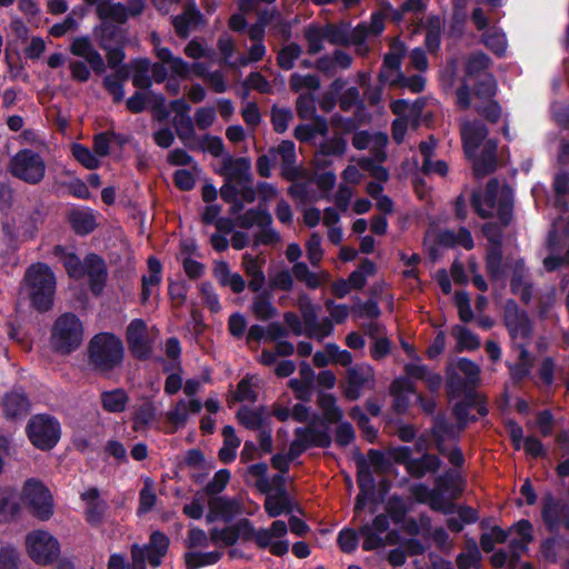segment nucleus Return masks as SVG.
I'll return each instance as SVG.
<instances>
[{
	"label": "nucleus",
	"instance_id": "nucleus-29",
	"mask_svg": "<svg viewBox=\"0 0 569 569\" xmlns=\"http://www.w3.org/2000/svg\"><path fill=\"white\" fill-rule=\"evenodd\" d=\"M30 409V403L24 393L12 391L3 398L2 410L8 419H19L24 417Z\"/></svg>",
	"mask_w": 569,
	"mask_h": 569
},
{
	"label": "nucleus",
	"instance_id": "nucleus-17",
	"mask_svg": "<svg viewBox=\"0 0 569 569\" xmlns=\"http://www.w3.org/2000/svg\"><path fill=\"white\" fill-rule=\"evenodd\" d=\"M433 439L436 442V447L438 451L441 455H445L448 457L449 461L456 466L460 467L465 462L463 455L461 450L457 447L448 450V448L445 446L446 439H456L458 435H456V431L453 428L449 427V425L445 421L443 418L438 417L436 420V423L432 429Z\"/></svg>",
	"mask_w": 569,
	"mask_h": 569
},
{
	"label": "nucleus",
	"instance_id": "nucleus-39",
	"mask_svg": "<svg viewBox=\"0 0 569 569\" xmlns=\"http://www.w3.org/2000/svg\"><path fill=\"white\" fill-rule=\"evenodd\" d=\"M53 253L56 257L60 258L69 277L81 279L86 276V260L82 262L76 253L69 252L60 246L54 248Z\"/></svg>",
	"mask_w": 569,
	"mask_h": 569
},
{
	"label": "nucleus",
	"instance_id": "nucleus-60",
	"mask_svg": "<svg viewBox=\"0 0 569 569\" xmlns=\"http://www.w3.org/2000/svg\"><path fill=\"white\" fill-rule=\"evenodd\" d=\"M302 49L297 43L284 46L278 53L277 61L280 68L290 70L293 68L296 60L301 56Z\"/></svg>",
	"mask_w": 569,
	"mask_h": 569
},
{
	"label": "nucleus",
	"instance_id": "nucleus-41",
	"mask_svg": "<svg viewBox=\"0 0 569 569\" xmlns=\"http://www.w3.org/2000/svg\"><path fill=\"white\" fill-rule=\"evenodd\" d=\"M272 222V217L267 208L259 206L257 209H250L243 214L237 217V223L241 228L249 229L253 226L268 227Z\"/></svg>",
	"mask_w": 569,
	"mask_h": 569
},
{
	"label": "nucleus",
	"instance_id": "nucleus-62",
	"mask_svg": "<svg viewBox=\"0 0 569 569\" xmlns=\"http://www.w3.org/2000/svg\"><path fill=\"white\" fill-rule=\"evenodd\" d=\"M490 59L485 53L472 54L467 62V76L471 78H480L489 68Z\"/></svg>",
	"mask_w": 569,
	"mask_h": 569
},
{
	"label": "nucleus",
	"instance_id": "nucleus-46",
	"mask_svg": "<svg viewBox=\"0 0 569 569\" xmlns=\"http://www.w3.org/2000/svg\"><path fill=\"white\" fill-rule=\"evenodd\" d=\"M360 493L357 497L355 512L358 513L365 506L366 499L375 490V478L368 467L361 466L358 470Z\"/></svg>",
	"mask_w": 569,
	"mask_h": 569
},
{
	"label": "nucleus",
	"instance_id": "nucleus-7",
	"mask_svg": "<svg viewBox=\"0 0 569 569\" xmlns=\"http://www.w3.org/2000/svg\"><path fill=\"white\" fill-rule=\"evenodd\" d=\"M27 433L34 447L48 450L53 448L60 439V423L51 416L36 415L27 425Z\"/></svg>",
	"mask_w": 569,
	"mask_h": 569
},
{
	"label": "nucleus",
	"instance_id": "nucleus-10",
	"mask_svg": "<svg viewBox=\"0 0 569 569\" xmlns=\"http://www.w3.org/2000/svg\"><path fill=\"white\" fill-rule=\"evenodd\" d=\"M26 549L29 557L39 565L54 561L60 553L58 540L46 530H33L26 537Z\"/></svg>",
	"mask_w": 569,
	"mask_h": 569
},
{
	"label": "nucleus",
	"instance_id": "nucleus-23",
	"mask_svg": "<svg viewBox=\"0 0 569 569\" xmlns=\"http://www.w3.org/2000/svg\"><path fill=\"white\" fill-rule=\"evenodd\" d=\"M96 32L99 38L100 47L107 51L108 64L111 68H116L124 59V52L121 48L111 47V40L119 37V31L112 30L107 23H103Z\"/></svg>",
	"mask_w": 569,
	"mask_h": 569
},
{
	"label": "nucleus",
	"instance_id": "nucleus-32",
	"mask_svg": "<svg viewBox=\"0 0 569 569\" xmlns=\"http://www.w3.org/2000/svg\"><path fill=\"white\" fill-rule=\"evenodd\" d=\"M81 498L87 505V520L92 525L99 523L106 511V502L99 498L98 490L90 488L81 495Z\"/></svg>",
	"mask_w": 569,
	"mask_h": 569
},
{
	"label": "nucleus",
	"instance_id": "nucleus-19",
	"mask_svg": "<svg viewBox=\"0 0 569 569\" xmlns=\"http://www.w3.org/2000/svg\"><path fill=\"white\" fill-rule=\"evenodd\" d=\"M403 54L405 47L402 43L395 41L390 44V50L385 56L383 64L379 73L381 82L391 84L397 81V76L402 73L400 66Z\"/></svg>",
	"mask_w": 569,
	"mask_h": 569
},
{
	"label": "nucleus",
	"instance_id": "nucleus-9",
	"mask_svg": "<svg viewBox=\"0 0 569 569\" xmlns=\"http://www.w3.org/2000/svg\"><path fill=\"white\" fill-rule=\"evenodd\" d=\"M168 547L169 538L159 531H154L151 535L150 541L147 546H132L131 563L129 565V569H146L147 561L152 567L160 566L161 560L168 550Z\"/></svg>",
	"mask_w": 569,
	"mask_h": 569
},
{
	"label": "nucleus",
	"instance_id": "nucleus-35",
	"mask_svg": "<svg viewBox=\"0 0 569 569\" xmlns=\"http://www.w3.org/2000/svg\"><path fill=\"white\" fill-rule=\"evenodd\" d=\"M438 241L445 247L460 246L467 250L473 248V239L467 228H459L457 231L447 229L439 233Z\"/></svg>",
	"mask_w": 569,
	"mask_h": 569
},
{
	"label": "nucleus",
	"instance_id": "nucleus-44",
	"mask_svg": "<svg viewBox=\"0 0 569 569\" xmlns=\"http://www.w3.org/2000/svg\"><path fill=\"white\" fill-rule=\"evenodd\" d=\"M516 356L517 362L509 365L511 378L516 381H520L528 377L533 366V357L528 352L527 349L512 350Z\"/></svg>",
	"mask_w": 569,
	"mask_h": 569
},
{
	"label": "nucleus",
	"instance_id": "nucleus-14",
	"mask_svg": "<svg viewBox=\"0 0 569 569\" xmlns=\"http://www.w3.org/2000/svg\"><path fill=\"white\" fill-rule=\"evenodd\" d=\"M389 520L386 515H378L372 523H365L359 528V536L362 538V548L371 551L388 543Z\"/></svg>",
	"mask_w": 569,
	"mask_h": 569
},
{
	"label": "nucleus",
	"instance_id": "nucleus-22",
	"mask_svg": "<svg viewBox=\"0 0 569 569\" xmlns=\"http://www.w3.org/2000/svg\"><path fill=\"white\" fill-rule=\"evenodd\" d=\"M201 12L197 8L194 0H188L181 14L172 17L171 21L176 33L180 38H187L192 28L200 23Z\"/></svg>",
	"mask_w": 569,
	"mask_h": 569
},
{
	"label": "nucleus",
	"instance_id": "nucleus-38",
	"mask_svg": "<svg viewBox=\"0 0 569 569\" xmlns=\"http://www.w3.org/2000/svg\"><path fill=\"white\" fill-rule=\"evenodd\" d=\"M73 230L79 234H88L97 227L96 214L90 209H76L69 214Z\"/></svg>",
	"mask_w": 569,
	"mask_h": 569
},
{
	"label": "nucleus",
	"instance_id": "nucleus-4",
	"mask_svg": "<svg viewBox=\"0 0 569 569\" xmlns=\"http://www.w3.org/2000/svg\"><path fill=\"white\" fill-rule=\"evenodd\" d=\"M123 353L122 341L112 333H99L90 341V361L101 371H108L119 366L122 362Z\"/></svg>",
	"mask_w": 569,
	"mask_h": 569
},
{
	"label": "nucleus",
	"instance_id": "nucleus-37",
	"mask_svg": "<svg viewBox=\"0 0 569 569\" xmlns=\"http://www.w3.org/2000/svg\"><path fill=\"white\" fill-rule=\"evenodd\" d=\"M437 487L455 499L463 491L465 480L458 470H449L437 479Z\"/></svg>",
	"mask_w": 569,
	"mask_h": 569
},
{
	"label": "nucleus",
	"instance_id": "nucleus-36",
	"mask_svg": "<svg viewBox=\"0 0 569 569\" xmlns=\"http://www.w3.org/2000/svg\"><path fill=\"white\" fill-rule=\"evenodd\" d=\"M252 299L251 311L259 320H269L277 316V308L272 303L270 291H258Z\"/></svg>",
	"mask_w": 569,
	"mask_h": 569
},
{
	"label": "nucleus",
	"instance_id": "nucleus-24",
	"mask_svg": "<svg viewBox=\"0 0 569 569\" xmlns=\"http://www.w3.org/2000/svg\"><path fill=\"white\" fill-rule=\"evenodd\" d=\"M86 276L89 277L90 289L94 295H99L107 279V269L104 261L97 254H88L86 257Z\"/></svg>",
	"mask_w": 569,
	"mask_h": 569
},
{
	"label": "nucleus",
	"instance_id": "nucleus-54",
	"mask_svg": "<svg viewBox=\"0 0 569 569\" xmlns=\"http://www.w3.org/2000/svg\"><path fill=\"white\" fill-rule=\"evenodd\" d=\"M71 152L74 159L89 170L97 169L101 164V160L96 154V152L91 151L83 144L73 143L71 147Z\"/></svg>",
	"mask_w": 569,
	"mask_h": 569
},
{
	"label": "nucleus",
	"instance_id": "nucleus-50",
	"mask_svg": "<svg viewBox=\"0 0 569 569\" xmlns=\"http://www.w3.org/2000/svg\"><path fill=\"white\" fill-rule=\"evenodd\" d=\"M128 403V396L122 389L103 391L101 393L102 408L108 412H122Z\"/></svg>",
	"mask_w": 569,
	"mask_h": 569
},
{
	"label": "nucleus",
	"instance_id": "nucleus-21",
	"mask_svg": "<svg viewBox=\"0 0 569 569\" xmlns=\"http://www.w3.org/2000/svg\"><path fill=\"white\" fill-rule=\"evenodd\" d=\"M209 511L207 513V522L211 523L216 520L229 522L239 513V505L236 500L226 497H212L208 501Z\"/></svg>",
	"mask_w": 569,
	"mask_h": 569
},
{
	"label": "nucleus",
	"instance_id": "nucleus-47",
	"mask_svg": "<svg viewBox=\"0 0 569 569\" xmlns=\"http://www.w3.org/2000/svg\"><path fill=\"white\" fill-rule=\"evenodd\" d=\"M512 263H502V253L500 247L492 246L487 254V271L492 279L500 280L507 274V269H510Z\"/></svg>",
	"mask_w": 569,
	"mask_h": 569
},
{
	"label": "nucleus",
	"instance_id": "nucleus-57",
	"mask_svg": "<svg viewBox=\"0 0 569 569\" xmlns=\"http://www.w3.org/2000/svg\"><path fill=\"white\" fill-rule=\"evenodd\" d=\"M239 422L250 430H258L263 422V410L242 407L237 413Z\"/></svg>",
	"mask_w": 569,
	"mask_h": 569
},
{
	"label": "nucleus",
	"instance_id": "nucleus-12",
	"mask_svg": "<svg viewBox=\"0 0 569 569\" xmlns=\"http://www.w3.org/2000/svg\"><path fill=\"white\" fill-rule=\"evenodd\" d=\"M287 532L288 525L282 520H274L269 528H258L257 547L282 557L289 551V541L284 539Z\"/></svg>",
	"mask_w": 569,
	"mask_h": 569
},
{
	"label": "nucleus",
	"instance_id": "nucleus-1",
	"mask_svg": "<svg viewBox=\"0 0 569 569\" xmlns=\"http://www.w3.org/2000/svg\"><path fill=\"white\" fill-rule=\"evenodd\" d=\"M57 277L50 266L43 262L30 264L23 274L20 296L30 301L40 312L50 310L54 302Z\"/></svg>",
	"mask_w": 569,
	"mask_h": 569
},
{
	"label": "nucleus",
	"instance_id": "nucleus-49",
	"mask_svg": "<svg viewBox=\"0 0 569 569\" xmlns=\"http://www.w3.org/2000/svg\"><path fill=\"white\" fill-rule=\"evenodd\" d=\"M170 109L179 117L176 119V127L179 134L182 136L183 129H186L189 134L193 133L192 120L188 114L191 109L189 103L184 99H177L170 102Z\"/></svg>",
	"mask_w": 569,
	"mask_h": 569
},
{
	"label": "nucleus",
	"instance_id": "nucleus-13",
	"mask_svg": "<svg viewBox=\"0 0 569 569\" xmlns=\"http://www.w3.org/2000/svg\"><path fill=\"white\" fill-rule=\"evenodd\" d=\"M375 386L373 369L366 363L350 367L347 371V386L345 395L349 400L358 399L366 390Z\"/></svg>",
	"mask_w": 569,
	"mask_h": 569
},
{
	"label": "nucleus",
	"instance_id": "nucleus-53",
	"mask_svg": "<svg viewBox=\"0 0 569 569\" xmlns=\"http://www.w3.org/2000/svg\"><path fill=\"white\" fill-rule=\"evenodd\" d=\"M482 41L488 49L498 56H502L506 52V36L501 30L497 28H490L486 30L482 34Z\"/></svg>",
	"mask_w": 569,
	"mask_h": 569
},
{
	"label": "nucleus",
	"instance_id": "nucleus-64",
	"mask_svg": "<svg viewBox=\"0 0 569 569\" xmlns=\"http://www.w3.org/2000/svg\"><path fill=\"white\" fill-rule=\"evenodd\" d=\"M320 87V80L316 74L292 73L290 77V88L298 92L303 89L317 90Z\"/></svg>",
	"mask_w": 569,
	"mask_h": 569
},
{
	"label": "nucleus",
	"instance_id": "nucleus-33",
	"mask_svg": "<svg viewBox=\"0 0 569 569\" xmlns=\"http://www.w3.org/2000/svg\"><path fill=\"white\" fill-rule=\"evenodd\" d=\"M96 12L99 19L102 20L101 24L107 23L112 30L116 29L110 26V22L122 24L128 20L127 9L121 2H103L97 8Z\"/></svg>",
	"mask_w": 569,
	"mask_h": 569
},
{
	"label": "nucleus",
	"instance_id": "nucleus-15",
	"mask_svg": "<svg viewBox=\"0 0 569 569\" xmlns=\"http://www.w3.org/2000/svg\"><path fill=\"white\" fill-rule=\"evenodd\" d=\"M563 220L565 218L559 216L558 220L553 223V230L548 237L547 249L549 253L543 258V267L547 271H553L559 266L569 263V246L563 253V236L558 234V230L562 228L561 223Z\"/></svg>",
	"mask_w": 569,
	"mask_h": 569
},
{
	"label": "nucleus",
	"instance_id": "nucleus-61",
	"mask_svg": "<svg viewBox=\"0 0 569 569\" xmlns=\"http://www.w3.org/2000/svg\"><path fill=\"white\" fill-rule=\"evenodd\" d=\"M210 540L219 547L233 546L237 542L233 525L223 528H212L210 530Z\"/></svg>",
	"mask_w": 569,
	"mask_h": 569
},
{
	"label": "nucleus",
	"instance_id": "nucleus-52",
	"mask_svg": "<svg viewBox=\"0 0 569 569\" xmlns=\"http://www.w3.org/2000/svg\"><path fill=\"white\" fill-rule=\"evenodd\" d=\"M383 30V19L381 16H373L371 19V23L369 26H359L351 33L352 42L359 46V50H361V46L366 38L369 34L377 36Z\"/></svg>",
	"mask_w": 569,
	"mask_h": 569
},
{
	"label": "nucleus",
	"instance_id": "nucleus-3",
	"mask_svg": "<svg viewBox=\"0 0 569 569\" xmlns=\"http://www.w3.org/2000/svg\"><path fill=\"white\" fill-rule=\"evenodd\" d=\"M83 341V326L73 313L61 315L51 329V348L61 355H69Z\"/></svg>",
	"mask_w": 569,
	"mask_h": 569
},
{
	"label": "nucleus",
	"instance_id": "nucleus-2",
	"mask_svg": "<svg viewBox=\"0 0 569 569\" xmlns=\"http://www.w3.org/2000/svg\"><path fill=\"white\" fill-rule=\"evenodd\" d=\"M465 152L473 159V170L477 176H485L496 168L497 143L492 139H486L488 130L475 121H463L460 128Z\"/></svg>",
	"mask_w": 569,
	"mask_h": 569
},
{
	"label": "nucleus",
	"instance_id": "nucleus-48",
	"mask_svg": "<svg viewBox=\"0 0 569 569\" xmlns=\"http://www.w3.org/2000/svg\"><path fill=\"white\" fill-rule=\"evenodd\" d=\"M318 403L323 418L330 423L340 422L343 418L342 409L337 405V399L331 393H320Z\"/></svg>",
	"mask_w": 569,
	"mask_h": 569
},
{
	"label": "nucleus",
	"instance_id": "nucleus-40",
	"mask_svg": "<svg viewBox=\"0 0 569 569\" xmlns=\"http://www.w3.org/2000/svg\"><path fill=\"white\" fill-rule=\"evenodd\" d=\"M296 437L301 440L306 448L311 446L326 448L331 443V437L327 430L313 427L298 428Z\"/></svg>",
	"mask_w": 569,
	"mask_h": 569
},
{
	"label": "nucleus",
	"instance_id": "nucleus-30",
	"mask_svg": "<svg viewBox=\"0 0 569 569\" xmlns=\"http://www.w3.org/2000/svg\"><path fill=\"white\" fill-rule=\"evenodd\" d=\"M569 515V508L553 498L549 497L545 501L542 517L550 530H556L561 522L566 521Z\"/></svg>",
	"mask_w": 569,
	"mask_h": 569
},
{
	"label": "nucleus",
	"instance_id": "nucleus-25",
	"mask_svg": "<svg viewBox=\"0 0 569 569\" xmlns=\"http://www.w3.org/2000/svg\"><path fill=\"white\" fill-rule=\"evenodd\" d=\"M511 276V290L515 295L519 296L523 302L530 301L532 297V287L528 280L527 271L523 260L517 259L510 267Z\"/></svg>",
	"mask_w": 569,
	"mask_h": 569
},
{
	"label": "nucleus",
	"instance_id": "nucleus-59",
	"mask_svg": "<svg viewBox=\"0 0 569 569\" xmlns=\"http://www.w3.org/2000/svg\"><path fill=\"white\" fill-rule=\"evenodd\" d=\"M442 27L443 21L439 17H431L428 20L425 42L430 51H436L439 48Z\"/></svg>",
	"mask_w": 569,
	"mask_h": 569
},
{
	"label": "nucleus",
	"instance_id": "nucleus-34",
	"mask_svg": "<svg viewBox=\"0 0 569 569\" xmlns=\"http://www.w3.org/2000/svg\"><path fill=\"white\" fill-rule=\"evenodd\" d=\"M390 393L395 399V408L403 412L409 405V397L415 393L413 385L408 378H397L390 386Z\"/></svg>",
	"mask_w": 569,
	"mask_h": 569
},
{
	"label": "nucleus",
	"instance_id": "nucleus-56",
	"mask_svg": "<svg viewBox=\"0 0 569 569\" xmlns=\"http://www.w3.org/2000/svg\"><path fill=\"white\" fill-rule=\"evenodd\" d=\"M19 510L14 500L13 491L9 488H0V519L9 520L13 518Z\"/></svg>",
	"mask_w": 569,
	"mask_h": 569
},
{
	"label": "nucleus",
	"instance_id": "nucleus-55",
	"mask_svg": "<svg viewBox=\"0 0 569 569\" xmlns=\"http://www.w3.org/2000/svg\"><path fill=\"white\" fill-rule=\"evenodd\" d=\"M295 286L292 270L281 269L269 274V288L271 290L291 291Z\"/></svg>",
	"mask_w": 569,
	"mask_h": 569
},
{
	"label": "nucleus",
	"instance_id": "nucleus-45",
	"mask_svg": "<svg viewBox=\"0 0 569 569\" xmlns=\"http://www.w3.org/2000/svg\"><path fill=\"white\" fill-rule=\"evenodd\" d=\"M157 58L168 66L167 69L179 78H188L190 73V66L180 57H174L170 49H158Z\"/></svg>",
	"mask_w": 569,
	"mask_h": 569
},
{
	"label": "nucleus",
	"instance_id": "nucleus-63",
	"mask_svg": "<svg viewBox=\"0 0 569 569\" xmlns=\"http://www.w3.org/2000/svg\"><path fill=\"white\" fill-rule=\"evenodd\" d=\"M321 242V236L318 232H313L306 243L308 260L315 268L320 264L323 258Z\"/></svg>",
	"mask_w": 569,
	"mask_h": 569
},
{
	"label": "nucleus",
	"instance_id": "nucleus-58",
	"mask_svg": "<svg viewBox=\"0 0 569 569\" xmlns=\"http://www.w3.org/2000/svg\"><path fill=\"white\" fill-rule=\"evenodd\" d=\"M154 419V408L152 403L144 401L134 411L133 429L136 431L144 430Z\"/></svg>",
	"mask_w": 569,
	"mask_h": 569
},
{
	"label": "nucleus",
	"instance_id": "nucleus-43",
	"mask_svg": "<svg viewBox=\"0 0 569 569\" xmlns=\"http://www.w3.org/2000/svg\"><path fill=\"white\" fill-rule=\"evenodd\" d=\"M161 263L156 258H149L148 260V276L142 278V302L146 303L152 295V289L158 287L161 282Z\"/></svg>",
	"mask_w": 569,
	"mask_h": 569
},
{
	"label": "nucleus",
	"instance_id": "nucleus-51",
	"mask_svg": "<svg viewBox=\"0 0 569 569\" xmlns=\"http://www.w3.org/2000/svg\"><path fill=\"white\" fill-rule=\"evenodd\" d=\"M222 557L220 551H190L184 555L188 569H199L204 566L217 563Z\"/></svg>",
	"mask_w": 569,
	"mask_h": 569
},
{
	"label": "nucleus",
	"instance_id": "nucleus-31",
	"mask_svg": "<svg viewBox=\"0 0 569 569\" xmlns=\"http://www.w3.org/2000/svg\"><path fill=\"white\" fill-rule=\"evenodd\" d=\"M276 160L279 158L282 162V173L287 179L295 177L296 148L289 140L282 141L276 149L270 151Z\"/></svg>",
	"mask_w": 569,
	"mask_h": 569
},
{
	"label": "nucleus",
	"instance_id": "nucleus-42",
	"mask_svg": "<svg viewBox=\"0 0 569 569\" xmlns=\"http://www.w3.org/2000/svg\"><path fill=\"white\" fill-rule=\"evenodd\" d=\"M223 445L219 450V459L229 463L234 460L237 456V449L239 448L241 440L237 437L236 430L231 426H226L222 429Z\"/></svg>",
	"mask_w": 569,
	"mask_h": 569
},
{
	"label": "nucleus",
	"instance_id": "nucleus-27",
	"mask_svg": "<svg viewBox=\"0 0 569 569\" xmlns=\"http://www.w3.org/2000/svg\"><path fill=\"white\" fill-rule=\"evenodd\" d=\"M263 264V258H256L249 253H244L242 257V267L246 274L250 278L248 286L252 292L260 291L266 282Z\"/></svg>",
	"mask_w": 569,
	"mask_h": 569
},
{
	"label": "nucleus",
	"instance_id": "nucleus-11",
	"mask_svg": "<svg viewBox=\"0 0 569 569\" xmlns=\"http://www.w3.org/2000/svg\"><path fill=\"white\" fill-rule=\"evenodd\" d=\"M505 320L511 338L512 350L527 349L531 342V326L527 315L515 303H508Z\"/></svg>",
	"mask_w": 569,
	"mask_h": 569
},
{
	"label": "nucleus",
	"instance_id": "nucleus-5",
	"mask_svg": "<svg viewBox=\"0 0 569 569\" xmlns=\"http://www.w3.org/2000/svg\"><path fill=\"white\" fill-rule=\"evenodd\" d=\"M46 162L40 153L32 149H21L11 157L8 170L19 180L29 184H37L44 178Z\"/></svg>",
	"mask_w": 569,
	"mask_h": 569
},
{
	"label": "nucleus",
	"instance_id": "nucleus-26",
	"mask_svg": "<svg viewBox=\"0 0 569 569\" xmlns=\"http://www.w3.org/2000/svg\"><path fill=\"white\" fill-rule=\"evenodd\" d=\"M251 162L248 158H228L223 162V171L228 181L236 184L251 182Z\"/></svg>",
	"mask_w": 569,
	"mask_h": 569
},
{
	"label": "nucleus",
	"instance_id": "nucleus-20",
	"mask_svg": "<svg viewBox=\"0 0 569 569\" xmlns=\"http://www.w3.org/2000/svg\"><path fill=\"white\" fill-rule=\"evenodd\" d=\"M388 142V136L385 133H369L359 131L352 138V144L358 150L369 149L376 160L383 161L386 158L385 148Z\"/></svg>",
	"mask_w": 569,
	"mask_h": 569
},
{
	"label": "nucleus",
	"instance_id": "nucleus-6",
	"mask_svg": "<svg viewBox=\"0 0 569 569\" xmlns=\"http://www.w3.org/2000/svg\"><path fill=\"white\" fill-rule=\"evenodd\" d=\"M511 189L503 186L499 189L497 180H490L485 192H473L472 206L481 218H488L498 206L500 211H506L510 207Z\"/></svg>",
	"mask_w": 569,
	"mask_h": 569
},
{
	"label": "nucleus",
	"instance_id": "nucleus-28",
	"mask_svg": "<svg viewBox=\"0 0 569 569\" xmlns=\"http://www.w3.org/2000/svg\"><path fill=\"white\" fill-rule=\"evenodd\" d=\"M292 273L295 279L303 282L309 289H317L322 283H327L330 280V274L328 271H311L305 262H296L292 266Z\"/></svg>",
	"mask_w": 569,
	"mask_h": 569
},
{
	"label": "nucleus",
	"instance_id": "nucleus-8",
	"mask_svg": "<svg viewBox=\"0 0 569 569\" xmlns=\"http://www.w3.org/2000/svg\"><path fill=\"white\" fill-rule=\"evenodd\" d=\"M22 501L39 520L53 515V499L48 488L36 479H29L22 489Z\"/></svg>",
	"mask_w": 569,
	"mask_h": 569
},
{
	"label": "nucleus",
	"instance_id": "nucleus-16",
	"mask_svg": "<svg viewBox=\"0 0 569 569\" xmlns=\"http://www.w3.org/2000/svg\"><path fill=\"white\" fill-rule=\"evenodd\" d=\"M127 341L131 353L139 359L150 357L152 348L147 325L141 319H133L127 328Z\"/></svg>",
	"mask_w": 569,
	"mask_h": 569
},
{
	"label": "nucleus",
	"instance_id": "nucleus-18",
	"mask_svg": "<svg viewBox=\"0 0 569 569\" xmlns=\"http://www.w3.org/2000/svg\"><path fill=\"white\" fill-rule=\"evenodd\" d=\"M70 52L76 57L82 58L94 72L102 73L104 71V60L89 37L73 38L70 43Z\"/></svg>",
	"mask_w": 569,
	"mask_h": 569
}]
</instances>
